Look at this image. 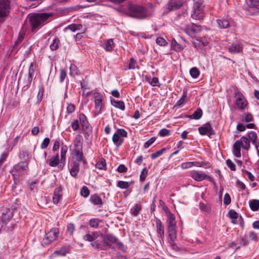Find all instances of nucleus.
Returning <instances> with one entry per match:
<instances>
[{
	"label": "nucleus",
	"mask_w": 259,
	"mask_h": 259,
	"mask_svg": "<svg viewBox=\"0 0 259 259\" xmlns=\"http://www.w3.org/2000/svg\"><path fill=\"white\" fill-rule=\"evenodd\" d=\"M168 243L170 244L171 248L177 251L179 250L177 244L175 242L177 239V233L176 232H168Z\"/></svg>",
	"instance_id": "obj_16"
},
{
	"label": "nucleus",
	"mask_w": 259,
	"mask_h": 259,
	"mask_svg": "<svg viewBox=\"0 0 259 259\" xmlns=\"http://www.w3.org/2000/svg\"><path fill=\"white\" fill-rule=\"evenodd\" d=\"M253 120V117L250 113H244L241 117V121L243 122H249Z\"/></svg>",
	"instance_id": "obj_34"
},
{
	"label": "nucleus",
	"mask_w": 259,
	"mask_h": 259,
	"mask_svg": "<svg viewBox=\"0 0 259 259\" xmlns=\"http://www.w3.org/2000/svg\"><path fill=\"white\" fill-rule=\"evenodd\" d=\"M169 134H170V131L166 128H162L159 132V135L162 137L168 136L169 135Z\"/></svg>",
	"instance_id": "obj_58"
},
{
	"label": "nucleus",
	"mask_w": 259,
	"mask_h": 259,
	"mask_svg": "<svg viewBox=\"0 0 259 259\" xmlns=\"http://www.w3.org/2000/svg\"><path fill=\"white\" fill-rule=\"evenodd\" d=\"M28 169V163L26 161H21L15 164L11 172L13 177L15 184L19 182L20 177L27 174Z\"/></svg>",
	"instance_id": "obj_4"
},
{
	"label": "nucleus",
	"mask_w": 259,
	"mask_h": 259,
	"mask_svg": "<svg viewBox=\"0 0 259 259\" xmlns=\"http://www.w3.org/2000/svg\"><path fill=\"white\" fill-rule=\"evenodd\" d=\"M34 71H35V65L33 62H32L30 64L29 68V70H28V77L27 80L29 83H31V82L32 80L33 75Z\"/></svg>",
	"instance_id": "obj_32"
},
{
	"label": "nucleus",
	"mask_w": 259,
	"mask_h": 259,
	"mask_svg": "<svg viewBox=\"0 0 259 259\" xmlns=\"http://www.w3.org/2000/svg\"><path fill=\"white\" fill-rule=\"evenodd\" d=\"M62 189L60 187L55 189L53 196V201L54 204H58L59 203L62 197V195L60 193Z\"/></svg>",
	"instance_id": "obj_25"
},
{
	"label": "nucleus",
	"mask_w": 259,
	"mask_h": 259,
	"mask_svg": "<svg viewBox=\"0 0 259 259\" xmlns=\"http://www.w3.org/2000/svg\"><path fill=\"white\" fill-rule=\"evenodd\" d=\"M50 139L49 138H45L42 142L40 147L41 149H46L48 147L50 143Z\"/></svg>",
	"instance_id": "obj_59"
},
{
	"label": "nucleus",
	"mask_w": 259,
	"mask_h": 259,
	"mask_svg": "<svg viewBox=\"0 0 259 259\" xmlns=\"http://www.w3.org/2000/svg\"><path fill=\"white\" fill-rule=\"evenodd\" d=\"M100 222V220L98 219H92L90 220L89 224L91 227L97 228L99 226V224Z\"/></svg>",
	"instance_id": "obj_50"
},
{
	"label": "nucleus",
	"mask_w": 259,
	"mask_h": 259,
	"mask_svg": "<svg viewBox=\"0 0 259 259\" xmlns=\"http://www.w3.org/2000/svg\"><path fill=\"white\" fill-rule=\"evenodd\" d=\"M226 164L229 168L232 170L235 171L236 170V165L233 163V162L230 159H228L226 160Z\"/></svg>",
	"instance_id": "obj_56"
},
{
	"label": "nucleus",
	"mask_w": 259,
	"mask_h": 259,
	"mask_svg": "<svg viewBox=\"0 0 259 259\" xmlns=\"http://www.w3.org/2000/svg\"><path fill=\"white\" fill-rule=\"evenodd\" d=\"M98 236H99L98 233L97 232H94L92 233V234H86L84 236L83 239L85 240L92 242V243H93L95 241H98V242H99V240H97Z\"/></svg>",
	"instance_id": "obj_26"
},
{
	"label": "nucleus",
	"mask_w": 259,
	"mask_h": 259,
	"mask_svg": "<svg viewBox=\"0 0 259 259\" xmlns=\"http://www.w3.org/2000/svg\"><path fill=\"white\" fill-rule=\"evenodd\" d=\"M80 194L84 197H87L90 195V190L86 186H83L80 191Z\"/></svg>",
	"instance_id": "obj_55"
},
{
	"label": "nucleus",
	"mask_w": 259,
	"mask_h": 259,
	"mask_svg": "<svg viewBox=\"0 0 259 259\" xmlns=\"http://www.w3.org/2000/svg\"><path fill=\"white\" fill-rule=\"evenodd\" d=\"M241 147L247 151L250 148V141L245 136L241 137L240 140H237L233 144V153L236 157H240L241 156Z\"/></svg>",
	"instance_id": "obj_5"
},
{
	"label": "nucleus",
	"mask_w": 259,
	"mask_h": 259,
	"mask_svg": "<svg viewBox=\"0 0 259 259\" xmlns=\"http://www.w3.org/2000/svg\"><path fill=\"white\" fill-rule=\"evenodd\" d=\"M156 140L155 137L151 138L148 141H147L144 145L145 148H148L150 146H151Z\"/></svg>",
	"instance_id": "obj_62"
},
{
	"label": "nucleus",
	"mask_w": 259,
	"mask_h": 259,
	"mask_svg": "<svg viewBox=\"0 0 259 259\" xmlns=\"http://www.w3.org/2000/svg\"><path fill=\"white\" fill-rule=\"evenodd\" d=\"M10 5L9 0H0V23L5 21L10 12Z\"/></svg>",
	"instance_id": "obj_10"
},
{
	"label": "nucleus",
	"mask_w": 259,
	"mask_h": 259,
	"mask_svg": "<svg viewBox=\"0 0 259 259\" xmlns=\"http://www.w3.org/2000/svg\"><path fill=\"white\" fill-rule=\"evenodd\" d=\"M67 147L66 145H63L61 149V161L65 162L66 159V154L67 152Z\"/></svg>",
	"instance_id": "obj_43"
},
{
	"label": "nucleus",
	"mask_w": 259,
	"mask_h": 259,
	"mask_svg": "<svg viewBox=\"0 0 259 259\" xmlns=\"http://www.w3.org/2000/svg\"><path fill=\"white\" fill-rule=\"evenodd\" d=\"M249 207L252 211L259 209V200L253 199L249 202Z\"/></svg>",
	"instance_id": "obj_33"
},
{
	"label": "nucleus",
	"mask_w": 259,
	"mask_h": 259,
	"mask_svg": "<svg viewBox=\"0 0 259 259\" xmlns=\"http://www.w3.org/2000/svg\"><path fill=\"white\" fill-rule=\"evenodd\" d=\"M190 74L194 78H197L200 74V71L196 67H193L190 70Z\"/></svg>",
	"instance_id": "obj_45"
},
{
	"label": "nucleus",
	"mask_w": 259,
	"mask_h": 259,
	"mask_svg": "<svg viewBox=\"0 0 259 259\" xmlns=\"http://www.w3.org/2000/svg\"><path fill=\"white\" fill-rule=\"evenodd\" d=\"M103 243L98 241L91 243L93 247L100 250H105L107 247L113 248V244H115L117 247L123 250L124 249V246L122 243L120 242L118 239L112 234H107L106 235H101Z\"/></svg>",
	"instance_id": "obj_1"
},
{
	"label": "nucleus",
	"mask_w": 259,
	"mask_h": 259,
	"mask_svg": "<svg viewBox=\"0 0 259 259\" xmlns=\"http://www.w3.org/2000/svg\"><path fill=\"white\" fill-rule=\"evenodd\" d=\"M245 2L248 7L259 9V0H246Z\"/></svg>",
	"instance_id": "obj_36"
},
{
	"label": "nucleus",
	"mask_w": 259,
	"mask_h": 259,
	"mask_svg": "<svg viewBox=\"0 0 259 259\" xmlns=\"http://www.w3.org/2000/svg\"><path fill=\"white\" fill-rule=\"evenodd\" d=\"M82 28V25L80 24H71L65 28L64 31H66L67 30L69 29L72 32H76L81 30Z\"/></svg>",
	"instance_id": "obj_27"
},
{
	"label": "nucleus",
	"mask_w": 259,
	"mask_h": 259,
	"mask_svg": "<svg viewBox=\"0 0 259 259\" xmlns=\"http://www.w3.org/2000/svg\"><path fill=\"white\" fill-rule=\"evenodd\" d=\"M67 76V72L65 69H61L59 75V80L60 82H63Z\"/></svg>",
	"instance_id": "obj_54"
},
{
	"label": "nucleus",
	"mask_w": 259,
	"mask_h": 259,
	"mask_svg": "<svg viewBox=\"0 0 259 259\" xmlns=\"http://www.w3.org/2000/svg\"><path fill=\"white\" fill-rule=\"evenodd\" d=\"M13 216V211L11 208H6L2 213L1 220L5 226L12 219Z\"/></svg>",
	"instance_id": "obj_14"
},
{
	"label": "nucleus",
	"mask_w": 259,
	"mask_h": 259,
	"mask_svg": "<svg viewBox=\"0 0 259 259\" xmlns=\"http://www.w3.org/2000/svg\"><path fill=\"white\" fill-rule=\"evenodd\" d=\"M51 16L47 13L33 14L29 18V21L32 32L44 24L45 22Z\"/></svg>",
	"instance_id": "obj_3"
},
{
	"label": "nucleus",
	"mask_w": 259,
	"mask_h": 259,
	"mask_svg": "<svg viewBox=\"0 0 259 259\" xmlns=\"http://www.w3.org/2000/svg\"><path fill=\"white\" fill-rule=\"evenodd\" d=\"M79 119L82 128H87L89 125V122L87 120L86 116L83 113H80L79 114Z\"/></svg>",
	"instance_id": "obj_31"
},
{
	"label": "nucleus",
	"mask_w": 259,
	"mask_h": 259,
	"mask_svg": "<svg viewBox=\"0 0 259 259\" xmlns=\"http://www.w3.org/2000/svg\"><path fill=\"white\" fill-rule=\"evenodd\" d=\"M74 230H75V226L73 224L70 223V224H68L67 228V232L70 235H72Z\"/></svg>",
	"instance_id": "obj_61"
},
{
	"label": "nucleus",
	"mask_w": 259,
	"mask_h": 259,
	"mask_svg": "<svg viewBox=\"0 0 259 259\" xmlns=\"http://www.w3.org/2000/svg\"><path fill=\"white\" fill-rule=\"evenodd\" d=\"M148 170L147 167H145L143 169L140 176V180L141 181H144L145 180L147 175H148Z\"/></svg>",
	"instance_id": "obj_53"
},
{
	"label": "nucleus",
	"mask_w": 259,
	"mask_h": 259,
	"mask_svg": "<svg viewBox=\"0 0 259 259\" xmlns=\"http://www.w3.org/2000/svg\"><path fill=\"white\" fill-rule=\"evenodd\" d=\"M156 232L158 234V237H159L162 240H163L164 238V226H163L162 222L159 219H157L156 221Z\"/></svg>",
	"instance_id": "obj_18"
},
{
	"label": "nucleus",
	"mask_w": 259,
	"mask_h": 259,
	"mask_svg": "<svg viewBox=\"0 0 259 259\" xmlns=\"http://www.w3.org/2000/svg\"><path fill=\"white\" fill-rule=\"evenodd\" d=\"M248 138L249 139L250 141L253 144H257L256 142L257 136L256 133L254 132H250L248 133Z\"/></svg>",
	"instance_id": "obj_46"
},
{
	"label": "nucleus",
	"mask_w": 259,
	"mask_h": 259,
	"mask_svg": "<svg viewBox=\"0 0 259 259\" xmlns=\"http://www.w3.org/2000/svg\"><path fill=\"white\" fill-rule=\"evenodd\" d=\"M127 133L126 131L123 128H118L116 131V132L114 133L112 136V141L113 143L117 146L118 147L122 145L123 139L121 138L126 137Z\"/></svg>",
	"instance_id": "obj_11"
},
{
	"label": "nucleus",
	"mask_w": 259,
	"mask_h": 259,
	"mask_svg": "<svg viewBox=\"0 0 259 259\" xmlns=\"http://www.w3.org/2000/svg\"><path fill=\"white\" fill-rule=\"evenodd\" d=\"M126 14L131 17L138 19H143L150 16V13L147 8L142 6L133 4H129Z\"/></svg>",
	"instance_id": "obj_2"
},
{
	"label": "nucleus",
	"mask_w": 259,
	"mask_h": 259,
	"mask_svg": "<svg viewBox=\"0 0 259 259\" xmlns=\"http://www.w3.org/2000/svg\"><path fill=\"white\" fill-rule=\"evenodd\" d=\"M142 206L139 204H137L133 208L131 209V212L134 216H137L139 211L141 210Z\"/></svg>",
	"instance_id": "obj_49"
},
{
	"label": "nucleus",
	"mask_w": 259,
	"mask_h": 259,
	"mask_svg": "<svg viewBox=\"0 0 259 259\" xmlns=\"http://www.w3.org/2000/svg\"><path fill=\"white\" fill-rule=\"evenodd\" d=\"M114 45L113 40L112 39H109L105 42V46L103 47L104 49L106 51H110L113 49V45Z\"/></svg>",
	"instance_id": "obj_40"
},
{
	"label": "nucleus",
	"mask_w": 259,
	"mask_h": 259,
	"mask_svg": "<svg viewBox=\"0 0 259 259\" xmlns=\"http://www.w3.org/2000/svg\"><path fill=\"white\" fill-rule=\"evenodd\" d=\"M59 40L55 38L53 39V42L50 45V49L52 51H56L59 47Z\"/></svg>",
	"instance_id": "obj_51"
},
{
	"label": "nucleus",
	"mask_w": 259,
	"mask_h": 259,
	"mask_svg": "<svg viewBox=\"0 0 259 259\" xmlns=\"http://www.w3.org/2000/svg\"><path fill=\"white\" fill-rule=\"evenodd\" d=\"M93 98L95 103V115H99L103 106L104 97L101 93L95 92L93 94Z\"/></svg>",
	"instance_id": "obj_6"
},
{
	"label": "nucleus",
	"mask_w": 259,
	"mask_h": 259,
	"mask_svg": "<svg viewBox=\"0 0 259 259\" xmlns=\"http://www.w3.org/2000/svg\"><path fill=\"white\" fill-rule=\"evenodd\" d=\"M229 217L232 219H237L238 218V213L233 209H231L228 212Z\"/></svg>",
	"instance_id": "obj_57"
},
{
	"label": "nucleus",
	"mask_w": 259,
	"mask_h": 259,
	"mask_svg": "<svg viewBox=\"0 0 259 259\" xmlns=\"http://www.w3.org/2000/svg\"><path fill=\"white\" fill-rule=\"evenodd\" d=\"M91 202L95 205L101 206L104 204V202L102 198L98 195H92L90 199Z\"/></svg>",
	"instance_id": "obj_22"
},
{
	"label": "nucleus",
	"mask_w": 259,
	"mask_h": 259,
	"mask_svg": "<svg viewBox=\"0 0 259 259\" xmlns=\"http://www.w3.org/2000/svg\"><path fill=\"white\" fill-rule=\"evenodd\" d=\"M231 202V199L230 195L228 193H226L224 195V203L226 205H229Z\"/></svg>",
	"instance_id": "obj_64"
},
{
	"label": "nucleus",
	"mask_w": 259,
	"mask_h": 259,
	"mask_svg": "<svg viewBox=\"0 0 259 259\" xmlns=\"http://www.w3.org/2000/svg\"><path fill=\"white\" fill-rule=\"evenodd\" d=\"M217 23L221 28H227L230 25L228 20L225 19H218Z\"/></svg>",
	"instance_id": "obj_35"
},
{
	"label": "nucleus",
	"mask_w": 259,
	"mask_h": 259,
	"mask_svg": "<svg viewBox=\"0 0 259 259\" xmlns=\"http://www.w3.org/2000/svg\"><path fill=\"white\" fill-rule=\"evenodd\" d=\"M106 163L104 158H101L96 164V168L99 169H103L106 167Z\"/></svg>",
	"instance_id": "obj_42"
},
{
	"label": "nucleus",
	"mask_w": 259,
	"mask_h": 259,
	"mask_svg": "<svg viewBox=\"0 0 259 259\" xmlns=\"http://www.w3.org/2000/svg\"><path fill=\"white\" fill-rule=\"evenodd\" d=\"M71 153L72 154L73 158H75L76 161H81L82 160H85L82 149L72 150Z\"/></svg>",
	"instance_id": "obj_20"
},
{
	"label": "nucleus",
	"mask_w": 259,
	"mask_h": 259,
	"mask_svg": "<svg viewBox=\"0 0 259 259\" xmlns=\"http://www.w3.org/2000/svg\"><path fill=\"white\" fill-rule=\"evenodd\" d=\"M249 237L250 239L253 241H258V237L257 233L254 231H251L249 234Z\"/></svg>",
	"instance_id": "obj_60"
},
{
	"label": "nucleus",
	"mask_w": 259,
	"mask_h": 259,
	"mask_svg": "<svg viewBox=\"0 0 259 259\" xmlns=\"http://www.w3.org/2000/svg\"><path fill=\"white\" fill-rule=\"evenodd\" d=\"M194 4V12L192 14V17L196 20H200L203 18V14H202V9L201 7V0H193Z\"/></svg>",
	"instance_id": "obj_12"
},
{
	"label": "nucleus",
	"mask_w": 259,
	"mask_h": 259,
	"mask_svg": "<svg viewBox=\"0 0 259 259\" xmlns=\"http://www.w3.org/2000/svg\"><path fill=\"white\" fill-rule=\"evenodd\" d=\"M59 233V229L57 228H53L48 232L46 233L45 238L42 241L43 245H48L55 241L58 237Z\"/></svg>",
	"instance_id": "obj_7"
},
{
	"label": "nucleus",
	"mask_w": 259,
	"mask_h": 259,
	"mask_svg": "<svg viewBox=\"0 0 259 259\" xmlns=\"http://www.w3.org/2000/svg\"><path fill=\"white\" fill-rule=\"evenodd\" d=\"M50 166L52 167H56L59 163V154H57L56 155L53 156L48 160Z\"/></svg>",
	"instance_id": "obj_29"
},
{
	"label": "nucleus",
	"mask_w": 259,
	"mask_h": 259,
	"mask_svg": "<svg viewBox=\"0 0 259 259\" xmlns=\"http://www.w3.org/2000/svg\"><path fill=\"white\" fill-rule=\"evenodd\" d=\"M185 31L188 34H195L201 31V27L199 25L191 23L186 26Z\"/></svg>",
	"instance_id": "obj_15"
},
{
	"label": "nucleus",
	"mask_w": 259,
	"mask_h": 259,
	"mask_svg": "<svg viewBox=\"0 0 259 259\" xmlns=\"http://www.w3.org/2000/svg\"><path fill=\"white\" fill-rule=\"evenodd\" d=\"M242 50V47L239 43H233L229 48L228 51L232 54L238 53Z\"/></svg>",
	"instance_id": "obj_23"
},
{
	"label": "nucleus",
	"mask_w": 259,
	"mask_h": 259,
	"mask_svg": "<svg viewBox=\"0 0 259 259\" xmlns=\"http://www.w3.org/2000/svg\"><path fill=\"white\" fill-rule=\"evenodd\" d=\"M196 164H194V163L193 162H183L181 164V167L183 169H186V168L191 167L193 166H200V167L204 166H207V165L208 164L207 163H205V164H204L203 163H200L199 162H196Z\"/></svg>",
	"instance_id": "obj_21"
},
{
	"label": "nucleus",
	"mask_w": 259,
	"mask_h": 259,
	"mask_svg": "<svg viewBox=\"0 0 259 259\" xmlns=\"http://www.w3.org/2000/svg\"><path fill=\"white\" fill-rule=\"evenodd\" d=\"M164 210L167 217V222L168 223V232H176V221L175 214L170 212L167 207H165L164 208Z\"/></svg>",
	"instance_id": "obj_9"
},
{
	"label": "nucleus",
	"mask_w": 259,
	"mask_h": 259,
	"mask_svg": "<svg viewBox=\"0 0 259 259\" xmlns=\"http://www.w3.org/2000/svg\"><path fill=\"white\" fill-rule=\"evenodd\" d=\"M166 149L163 148L161 150L156 151V152L152 153L151 155V158L153 159H156V158L161 156L164 151H165Z\"/></svg>",
	"instance_id": "obj_52"
},
{
	"label": "nucleus",
	"mask_w": 259,
	"mask_h": 259,
	"mask_svg": "<svg viewBox=\"0 0 259 259\" xmlns=\"http://www.w3.org/2000/svg\"><path fill=\"white\" fill-rule=\"evenodd\" d=\"M73 145L83 146V138L80 134L76 135L73 141Z\"/></svg>",
	"instance_id": "obj_30"
},
{
	"label": "nucleus",
	"mask_w": 259,
	"mask_h": 259,
	"mask_svg": "<svg viewBox=\"0 0 259 259\" xmlns=\"http://www.w3.org/2000/svg\"><path fill=\"white\" fill-rule=\"evenodd\" d=\"M171 47L176 52H180L183 49L181 45L178 44L175 40L171 41Z\"/></svg>",
	"instance_id": "obj_47"
},
{
	"label": "nucleus",
	"mask_w": 259,
	"mask_h": 259,
	"mask_svg": "<svg viewBox=\"0 0 259 259\" xmlns=\"http://www.w3.org/2000/svg\"><path fill=\"white\" fill-rule=\"evenodd\" d=\"M70 75L72 76H75L79 74L77 67L74 64H71L70 67Z\"/></svg>",
	"instance_id": "obj_41"
},
{
	"label": "nucleus",
	"mask_w": 259,
	"mask_h": 259,
	"mask_svg": "<svg viewBox=\"0 0 259 259\" xmlns=\"http://www.w3.org/2000/svg\"><path fill=\"white\" fill-rule=\"evenodd\" d=\"M236 104L237 107L241 109H244L247 106V103L245 100L241 98H238L236 101Z\"/></svg>",
	"instance_id": "obj_37"
},
{
	"label": "nucleus",
	"mask_w": 259,
	"mask_h": 259,
	"mask_svg": "<svg viewBox=\"0 0 259 259\" xmlns=\"http://www.w3.org/2000/svg\"><path fill=\"white\" fill-rule=\"evenodd\" d=\"M138 68L137 61L133 58L130 59L129 64L127 67L128 69H135Z\"/></svg>",
	"instance_id": "obj_44"
},
{
	"label": "nucleus",
	"mask_w": 259,
	"mask_h": 259,
	"mask_svg": "<svg viewBox=\"0 0 259 259\" xmlns=\"http://www.w3.org/2000/svg\"><path fill=\"white\" fill-rule=\"evenodd\" d=\"M198 131L200 134L203 136L207 135L208 137H210L211 136L215 135V132L212 128L209 122H207L199 127Z\"/></svg>",
	"instance_id": "obj_13"
},
{
	"label": "nucleus",
	"mask_w": 259,
	"mask_h": 259,
	"mask_svg": "<svg viewBox=\"0 0 259 259\" xmlns=\"http://www.w3.org/2000/svg\"><path fill=\"white\" fill-rule=\"evenodd\" d=\"M183 5V2L180 1L171 0L168 4V9L169 10H177Z\"/></svg>",
	"instance_id": "obj_19"
},
{
	"label": "nucleus",
	"mask_w": 259,
	"mask_h": 259,
	"mask_svg": "<svg viewBox=\"0 0 259 259\" xmlns=\"http://www.w3.org/2000/svg\"><path fill=\"white\" fill-rule=\"evenodd\" d=\"M203 114V112L201 109L198 108L190 116V118L194 119H199Z\"/></svg>",
	"instance_id": "obj_38"
},
{
	"label": "nucleus",
	"mask_w": 259,
	"mask_h": 259,
	"mask_svg": "<svg viewBox=\"0 0 259 259\" xmlns=\"http://www.w3.org/2000/svg\"><path fill=\"white\" fill-rule=\"evenodd\" d=\"M190 176L192 179L196 181L199 182L204 180H207L214 185H216L215 182L212 177L202 171L193 170L191 171Z\"/></svg>",
	"instance_id": "obj_8"
},
{
	"label": "nucleus",
	"mask_w": 259,
	"mask_h": 259,
	"mask_svg": "<svg viewBox=\"0 0 259 259\" xmlns=\"http://www.w3.org/2000/svg\"><path fill=\"white\" fill-rule=\"evenodd\" d=\"M28 156L29 154L26 150H22L20 152V157L21 159H26Z\"/></svg>",
	"instance_id": "obj_63"
},
{
	"label": "nucleus",
	"mask_w": 259,
	"mask_h": 259,
	"mask_svg": "<svg viewBox=\"0 0 259 259\" xmlns=\"http://www.w3.org/2000/svg\"><path fill=\"white\" fill-rule=\"evenodd\" d=\"M70 252V248L68 247H63L60 250H56L55 252L61 255H65L67 253Z\"/></svg>",
	"instance_id": "obj_48"
},
{
	"label": "nucleus",
	"mask_w": 259,
	"mask_h": 259,
	"mask_svg": "<svg viewBox=\"0 0 259 259\" xmlns=\"http://www.w3.org/2000/svg\"><path fill=\"white\" fill-rule=\"evenodd\" d=\"M111 103L112 105L121 110L125 109V104L122 101H117L115 99H111Z\"/></svg>",
	"instance_id": "obj_28"
},
{
	"label": "nucleus",
	"mask_w": 259,
	"mask_h": 259,
	"mask_svg": "<svg viewBox=\"0 0 259 259\" xmlns=\"http://www.w3.org/2000/svg\"><path fill=\"white\" fill-rule=\"evenodd\" d=\"M133 183V181L128 183L126 181H119L117 183V186L120 189H127Z\"/></svg>",
	"instance_id": "obj_39"
},
{
	"label": "nucleus",
	"mask_w": 259,
	"mask_h": 259,
	"mask_svg": "<svg viewBox=\"0 0 259 259\" xmlns=\"http://www.w3.org/2000/svg\"><path fill=\"white\" fill-rule=\"evenodd\" d=\"M80 162V161L75 160L71 163L70 174L71 176L76 177L77 175L79 170Z\"/></svg>",
	"instance_id": "obj_17"
},
{
	"label": "nucleus",
	"mask_w": 259,
	"mask_h": 259,
	"mask_svg": "<svg viewBox=\"0 0 259 259\" xmlns=\"http://www.w3.org/2000/svg\"><path fill=\"white\" fill-rule=\"evenodd\" d=\"M187 93L185 90H183V94L181 98L177 101L175 107H181L184 106L187 101Z\"/></svg>",
	"instance_id": "obj_24"
}]
</instances>
